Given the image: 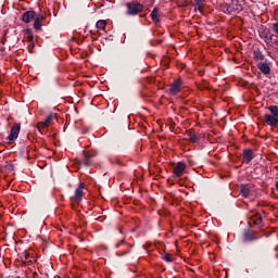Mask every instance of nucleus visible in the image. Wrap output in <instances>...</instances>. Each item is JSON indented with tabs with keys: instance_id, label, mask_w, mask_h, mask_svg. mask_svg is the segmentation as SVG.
<instances>
[{
	"instance_id": "nucleus-1",
	"label": "nucleus",
	"mask_w": 278,
	"mask_h": 278,
	"mask_svg": "<svg viewBox=\"0 0 278 278\" xmlns=\"http://www.w3.org/2000/svg\"><path fill=\"white\" fill-rule=\"evenodd\" d=\"M127 8V14L131 15V16H136V14H140V12H142V10H144V7L136 1L132 2H128L126 4Z\"/></svg>"
},
{
	"instance_id": "nucleus-2",
	"label": "nucleus",
	"mask_w": 278,
	"mask_h": 278,
	"mask_svg": "<svg viewBox=\"0 0 278 278\" xmlns=\"http://www.w3.org/2000/svg\"><path fill=\"white\" fill-rule=\"evenodd\" d=\"M53 118H55V115L53 114H50L48 115L43 122H39L37 124V129L38 131H40V134H42V131H45L50 125H51V122L53 121Z\"/></svg>"
},
{
	"instance_id": "nucleus-3",
	"label": "nucleus",
	"mask_w": 278,
	"mask_h": 278,
	"mask_svg": "<svg viewBox=\"0 0 278 278\" xmlns=\"http://www.w3.org/2000/svg\"><path fill=\"white\" fill-rule=\"evenodd\" d=\"M227 11L229 14H233L236 12H242V5L239 0H231V2L227 7Z\"/></svg>"
},
{
	"instance_id": "nucleus-4",
	"label": "nucleus",
	"mask_w": 278,
	"mask_h": 278,
	"mask_svg": "<svg viewBox=\"0 0 278 278\" xmlns=\"http://www.w3.org/2000/svg\"><path fill=\"white\" fill-rule=\"evenodd\" d=\"M85 188H86V185L84 182H80L78 188L75 191V195L72 197V201H75L76 203H81Z\"/></svg>"
},
{
	"instance_id": "nucleus-5",
	"label": "nucleus",
	"mask_w": 278,
	"mask_h": 278,
	"mask_svg": "<svg viewBox=\"0 0 278 278\" xmlns=\"http://www.w3.org/2000/svg\"><path fill=\"white\" fill-rule=\"evenodd\" d=\"M18 134H21V124H15L11 128V132L9 135V143L12 144L16 138H18Z\"/></svg>"
},
{
	"instance_id": "nucleus-6",
	"label": "nucleus",
	"mask_w": 278,
	"mask_h": 278,
	"mask_svg": "<svg viewBox=\"0 0 278 278\" xmlns=\"http://www.w3.org/2000/svg\"><path fill=\"white\" fill-rule=\"evenodd\" d=\"M97 157V152L94 150H90L88 152H84V165L85 166H92V159Z\"/></svg>"
},
{
	"instance_id": "nucleus-7",
	"label": "nucleus",
	"mask_w": 278,
	"mask_h": 278,
	"mask_svg": "<svg viewBox=\"0 0 278 278\" xmlns=\"http://www.w3.org/2000/svg\"><path fill=\"white\" fill-rule=\"evenodd\" d=\"M264 121L267 123V125H270L271 127H277L278 125V117L275 115H264Z\"/></svg>"
},
{
	"instance_id": "nucleus-8",
	"label": "nucleus",
	"mask_w": 278,
	"mask_h": 278,
	"mask_svg": "<svg viewBox=\"0 0 278 278\" xmlns=\"http://www.w3.org/2000/svg\"><path fill=\"white\" fill-rule=\"evenodd\" d=\"M34 18H36V12L35 11H26L22 15V21L24 23H31V21H34Z\"/></svg>"
},
{
	"instance_id": "nucleus-9",
	"label": "nucleus",
	"mask_w": 278,
	"mask_h": 278,
	"mask_svg": "<svg viewBox=\"0 0 278 278\" xmlns=\"http://www.w3.org/2000/svg\"><path fill=\"white\" fill-rule=\"evenodd\" d=\"M181 90V80H175L169 88L170 94H177Z\"/></svg>"
},
{
	"instance_id": "nucleus-10",
	"label": "nucleus",
	"mask_w": 278,
	"mask_h": 278,
	"mask_svg": "<svg viewBox=\"0 0 278 278\" xmlns=\"http://www.w3.org/2000/svg\"><path fill=\"white\" fill-rule=\"evenodd\" d=\"M184 170H186V164L179 162L176 167H174V176L181 177L184 175Z\"/></svg>"
},
{
	"instance_id": "nucleus-11",
	"label": "nucleus",
	"mask_w": 278,
	"mask_h": 278,
	"mask_svg": "<svg viewBox=\"0 0 278 278\" xmlns=\"http://www.w3.org/2000/svg\"><path fill=\"white\" fill-rule=\"evenodd\" d=\"M258 70L263 72L264 75H270V65H268V63H258Z\"/></svg>"
},
{
	"instance_id": "nucleus-12",
	"label": "nucleus",
	"mask_w": 278,
	"mask_h": 278,
	"mask_svg": "<svg viewBox=\"0 0 278 278\" xmlns=\"http://www.w3.org/2000/svg\"><path fill=\"white\" fill-rule=\"evenodd\" d=\"M253 160V150H243V162L249 164Z\"/></svg>"
},
{
	"instance_id": "nucleus-13",
	"label": "nucleus",
	"mask_w": 278,
	"mask_h": 278,
	"mask_svg": "<svg viewBox=\"0 0 278 278\" xmlns=\"http://www.w3.org/2000/svg\"><path fill=\"white\" fill-rule=\"evenodd\" d=\"M42 21H45V16L42 15H39L35 18V22H34L35 29L37 30L42 29Z\"/></svg>"
},
{
	"instance_id": "nucleus-14",
	"label": "nucleus",
	"mask_w": 278,
	"mask_h": 278,
	"mask_svg": "<svg viewBox=\"0 0 278 278\" xmlns=\"http://www.w3.org/2000/svg\"><path fill=\"white\" fill-rule=\"evenodd\" d=\"M151 18L153 23L157 24L160 23V9L154 8L153 11L151 12Z\"/></svg>"
},
{
	"instance_id": "nucleus-15",
	"label": "nucleus",
	"mask_w": 278,
	"mask_h": 278,
	"mask_svg": "<svg viewBox=\"0 0 278 278\" xmlns=\"http://www.w3.org/2000/svg\"><path fill=\"white\" fill-rule=\"evenodd\" d=\"M187 139L189 140V142H193V143L199 142V137L194 135L192 131H189L187 134Z\"/></svg>"
},
{
	"instance_id": "nucleus-16",
	"label": "nucleus",
	"mask_w": 278,
	"mask_h": 278,
	"mask_svg": "<svg viewBox=\"0 0 278 278\" xmlns=\"http://www.w3.org/2000/svg\"><path fill=\"white\" fill-rule=\"evenodd\" d=\"M96 27L97 29H105V27H108V22H105V20H99Z\"/></svg>"
},
{
	"instance_id": "nucleus-17",
	"label": "nucleus",
	"mask_w": 278,
	"mask_h": 278,
	"mask_svg": "<svg viewBox=\"0 0 278 278\" xmlns=\"http://www.w3.org/2000/svg\"><path fill=\"white\" fill-rule=\"evenodd\" d=\"M243 239L245 240V242H251L255 240V237H253V233L245 230L243 233Z\"/></svg>"
},
{
	"instance_id": "nucleus-18",
	"label": "nucleus",
	"mask_w": 278,
	"mask_h": 278,
	"mask_svg": "<svg viewBox=\"0 0 278 278\" xmlns=\"http://www.w3.org/2000/svg\"><path fill=\"white\" fill-rule=\"evenodd\" d=\"M205 0H194V7L198 8L199 12H202L204 8V2Z\"/></svg>"
},
{
	"instance_id": "nucleus-19",
	"label": "nucleus",
	"mask_w": 278,
	"mask_h": 278,
	"mask_svg": "<svg viewBox=\"0 0 278 278\" xmlns=\"http://www.w3.org/2000/svg\"><path fill=\"white\" fill-rule=\"evenodd\" d=\"M254 60L256 62H260V60H264V54L260 50H254Z\"/></svg>"
},
{
	"instance_id": "nucleus-20",
	"label": "nucleus",
	"mask_w": 278,
	"mask_h": 278,
	"mask_svg": "<svg viewBox=\"0 0 278 278\" xmlns=\"http://www.w3.org/2000/svg\"><path fill=\"white\" fill-rule=\"evenodd\" d=\"M27 260H34V256H31V254H29L27 251H24L22 253V261L25 262Z\"/></svg>"
},
{
	"instance_id": "nucleus-21",
	"label": "nucleus",
	"mask_w": 278,
	"mask_h": 278,
	"mask_svg": "<svg viewBox=\"0 0 278 278\" xmlns=\"http://www.w3.org/2000/svg\"><path fill=\"white\" fill-rule=\"evenodd\" d=\"M25 37L27 38V40L29 42H31L34 40V35L31 34V30H29V29L25 30Z\"/></svg>"
},
{
	"instance_id": "nucleus-22",
	"label": "nucleus",
	"mask_w": 278,
	"mask_h": 278,
	"mask_svg": "<svg viewBox=\"0 0 278 278\" xmlns=\"http://www.w3.org/2000/svg\"><path fill=\"white\" fill-rule=\"evenodd\" d=\"M268 110L271 112L273 116L278 117V106L277 105L269 106Z\"/></svg>"
},
{
	"instance_id": "nucleus-23",
	"label": "nucleus",
	"mask_w": 278,
	"mask_h": 278,
	"mask_svg": "<svg viewBox=\"0 0 278 278\" xmlns=\"http://www.w3.org/2000/svg\"><path fill=\"white\" fill-rule=\"evenodd\" d=\"M240 192H241L242 197L247 198V197H249V194H250L251 191L249 190V188H247V187L243 186V187L241 188Z\"/></svg>"
},
{
	"instance_id": "nucleus-24",
	"label": "nucleus",
	"mask_w": 278,
	"mask_h": 278,
	"mask_svg": "<svg viewBox=\"0 0 278 278\" xmlns=\"http://www.w3.org/2000/svg\"><path fill=\"white\" fill-rule=\"evenodd\" d=\"M254 225H257L258 227H262V216L257 215L254 217Z\"/></svg>"
},
{
	"instance_id": "nucleus-25",
	"label": "nucleus",
	"mask_w": 278,
	"mask_h": 278,
	"mask_svg": "<svg viewBox=\"0 0 278 278\" xmlns=\"http://www.w3.org/2000/svg\"><path fill=\"white\" fill-rule=\"evenodd\" d=\"M23 264H25L26 266H31V264H34V258H28L27 261H23Z\"/></svg>"
},
{
	"instance_id": "nucleus-26",
	"label": "nucleus",
	"mask_w": 278,
	"mask_h": 278,
	"mask_svg": "<svg viewBox=\"0 0 278 278\" xmlns=\"http://www.w3.org/2000/svg\"><path fill=\"white\" fill-rule=\"evenodd\" d=\"M162 260H164L165 262H173V258H170V255L168 254L163 255Z\"/></svg>"
},
{
	"instance_id": "nucleus-27",
	"label": "nucleus",
	"mask_w": 278,
	"mask_h": 278,
	"mask_svg": "<svg viewBox=\"0 0 278 278\" xmlns=\"http://www.w3.org/2000/svg\"><path fill=\"white\" fill-rule=\"evenodd\" d=\"M273 29L278 35V22L273 24Z\"/></svg>"
},
{
	"instance_id": "nucleus-28",
	"label": "nucleus",
	"mask_w": 278,
	"mask_h": 278,
	"mask_svg": "<svg viewBox=\"0 0 278 278\" xmlns=\"http://www.w3.org/2000/svg\"><path fill=\"white\" fill-rule=\"evenodd\" d=\"M276 190L278 191V181L276 182Z\"/></svg>"
},
{
	"instance_id": "nucleus-29",
	"label": "nucleus",
	"mask_w": 278,
	"mask_h": 278,
	"mask_svg": "<svg viewBox=\"0 0 278 278\" xmlns=\"http://www.w3.org/2000/svg\"><path fill=\"white\" fill-rule=\"evenodd\" d=\"M116 249H118V244H116Z\"/></svg>"
}]
</instances>
